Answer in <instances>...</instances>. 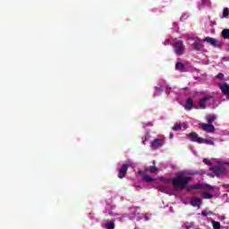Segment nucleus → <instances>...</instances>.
I'll return each mask as SVG.
<instances>
[{"label": "nucleus", "instance_id": "f257e3e1", "mask_svg": "<svg viewBox=\"0 0 229 229\" xmlns=\"http://www.w3.org/2000/svg\"><path fill=\"white\" fill-rule=\"evenodd\" d=\"M160 180L164 184L158 185L157 187V191H159V192H164L165 194H173V190L169 187L171 183L175 189H177V191H182L183 189H187L189 183L192 181V177L181 173L176 174L173 180L165 179L164 177H161Z\"/></svg>", "mask_w": 229, "mask_h": 229}, {"label": "nucleus", "instance_id": "f03ea898", "mask_svg": "<svg viewBox=\"0 0 229 229\" xmlns=\"http://www.w3.org/2000/svg\"><path fill=\"white\" fill-rule=\"evenodd\" d=\"M114 210H115V206L107 204L104 212L109 216H117L116 219L117 221H120V223H123V221H126V219H129L130 221H140V211L137 207L130 208L129 212L123 215H119L114 212Z\"/></svg>", "mask_w": 229, "mask_h": 229}, {"label": "nucleus", "instance_id": "7ed1b4c3", "mask_svg": "<svg viewBox=\"0 0 229 229\" xmlns=\"http://www.w3.org/2000/svg\"><path fill=\"white\" fill-rule=\"evenodd\" d=\"M164 90H165V93L170 98H174V99H178L180 98V94H182V90L183 89L174 88L173 90H171V88H169V85H167L165 80H161L156 87L154 97L157 98V96H160L162 92H164Z\"/></svg>", "mask_w": 229, "mask_h": 229}, {"label": "nucleus", "instance_id": "20e7f679", "mask_svg": "<svg viewBox=\"0 0 229 229\" xmlns=\"http://www.w3.org/2000/svg\"><path fill=\"white\" fill-rule=\"evenodd\" d=\"M228 161L216 160L215 165L209 169L208 174L212 178H214V176L219 177L226 174V168L223 165H228Z\"/></svg>", "mask_w": 229, "mask_h": 229}, {"label": "nucleus", "instance_id": "39448f33", "mask_svg": "<svg viewBox=\"0 0 229 229\" xmlns=\"http://www.w3.org/2000/svg\"><path fill=\"white\" fill-rule=\"evenodd\" d=\"M207 106H209L213 109L217 108L219 106V101L215 100V98L211 96L200 98L199 101L198 108H200V110H205Z\"/></svg>", "mask_w": 229, "mask_h": 229}, {"label": "nucleus", "instance_id": "423d86ee", "mask_svg": "<svg viewBox=\"0 0 229 229\" xmlns=\"http://www.w3.org/2000/svg\"><path fill=\"white\" fill-rule=\"evenodd\" d=\"M157 171H158V169L155 166H148L146 167L144 171L140 170L138 172V174L140 176H141L143 182H155V178L149 176L148 174L149 173H157Z\"/></svg>", "mask_w": 229, "mask_h": 229}, {"label": "nucleus", "instance_id": "0eeeda50", "mask_svg": "<svg viewBox=\"0 0 229 229\" xmlns=\"http://www.w3.org/2000/svg\"><path fill=\"white\" fill-rule=\"evenodd\" d=\"M172 46H173L174 51L175 55H177V56H182V55H183V53H185V45H183V41H182L180 39H175Z\"/></svg>", "mask_w": 229, "mask_h": 229}, {"label": "nucleus", "instance_id": "6e6552de", "mask_svg": "<svg viewBox=\"0 0 229 229\" xmlns=\"http://www.w3.org/2000/svg\"><path fill=\"white\" fill-rule=\"evenodd\" d=\"M128 167L133 168V162L128 161L127 163L123 164L121 168L119 169L118 178H124L126 176V173L128 171Z\"/></svg>", "mask_w": 229, "mask_h": 229}, {"label": "nucleus", "instance_id": "1a4fd4ad", "mask_svg": "<svg viewBox=\"0 0 229 229\" xmlns=\"http://www.w3.org/2000/svg\"><path fill=\"white\" fill-rule=\"evenodd\" d=\"M190 189L193 191H199L201 189H204V191H212L214 186H210L209 184H193L190 186Z\"/></svg>", "mask_w": 229, "mask_h": 229}, {"label": "nucleus", "instance_id": "9d476101", "mask_svg": "<svg viewBox=\"0 0 229 229\" xmlns=\"http://www.w3.org/2000/svg\"><path fill=\"white\" fill-rule=\"evenodd\" d=\"M183 108L185 110L191 111L192 109L198 110V106L194 105V100L191 98L185 100V104L183 105Z\"/></svg>", "mask_w": 229, "mask_h": 229}, {"label": "nucleus", "instance_id": "9b49d317", "mask_svg": "<svg viewBox=\"0 0 229 229\" xmlns=\"http://www.w3.org/2000/svg\"><path fill=\"white\" fill-rule=\"evenodd\" d=\"M187 128H189V124H187V123L180 122V123H176L174 126L172 128V130H174V131H185Z\"/></svg>", "mask_w": 229, "mask_h": 229}, {"label": "nucleus", "instance_id": "f8f14e48", "mask_svg": "<svg viewBox=\"0 0 229 229\" xmlns=\"http://www.w3.org/2000/svg\"><path fill=\"white\" fill-rule=\"evenodd\" d=\"M201 130L206 131V133H214L216 131V127L212 123H200L199 124Z\"/></svg>", "mask_w": 229, "mask_h": 229}, {"label": "nucleus", "instance_id": "ddd939ff", "mask_svg": "<svg viewBox=\"0 0 229 229\" xmlns=\"http://www.w3.org/2000/svg\"><path fill=\"white\" fill-rule=\"evenodd\" d=\"M114 219L113 220H105L102 224L103 228L105 229H114L115 228V223L114 221H117V216H114Z\"/></svg>", "mask_w": 229, "mask_h": 229}, {"label": "nucleus", "instance_id": "4468645a", "mask_svg": "<svg viewBox=\"0 0 229 229\" xmlns=\"http://www.w3.org/2000/svg\"><path fill=\"white\" fill-rule=\"evenodd\" d=\"M218 89H220L222 94H224V96H227L228 92H229V84L225 81H220L218 83Z\"/></svg>", "mask_w": 229, "mask_h": 229}, {"label": "nucleus", "instance_id": "2eb2a0df", "mask_svg": "<svg viewBox=\"0 0 229 229\" xmlns=\"http://www.w3.org/2000/svg\"><path fill=\"white\" fill-rule=\"evenodd\" d=\"M164 144H165V142L164 141V140L161 139H156L151 142L150 148L152 149H158L160 148H162V146H164Z\"/></svg>", "mask_w": 229, "mask_h": 229}, {"label": "nucleus", "instance_id": "dca6fc26", "mask_svg": "<svg viewBox=\"0 0 229 229\" xmlns=\"http://www.w3.org/2000/svg\"><path fill=\"white\" fill-rule=\"evenodd\" d=\"M191 46L195 51H201L203 48V39L196 38Z\"/></svg>", "mask_w": 229, "mask_h": 229}, {"label": "nucleus", "instance_id": "f3484780", "mask_svg": "<svg viewBox=\"0 0 229 229\" xmlns=\"http://www.w3.org/2000/svg\"><path fill=\"white\" fill-rule=\"evenodd\" d=\"M186 138L189 139L190 140H191V142H197L198 144H199L200 140L202 138H199V136H198V133L196 132H191L190 134L186 135Z\"/></svg>", "mask_w": 229, "mask_h": 229}, {"label": "nucleus", "instance_id": "a211bd4d", "mask_svg": "<svg viewBox=\"0 0 229 229\" xmlns=\"http://www.w3.org/2000/svg\"><path fill=\"white\" fill-rule=\"evenodd\" d=\"M190 203L191 207H197V208H199V207H201V199L198 197L191 198Z\"/></svg>", "mask_w": 229, "mask_h": 229}, {"label": "nucleus", "instance_id": "6ab92c4d", "mask_svg": "<svg viewBox=\"0 0 229 229\" xmlns=\"http://www.w3.org/2000/svg\"><path fill=\"white\" fill-rule=\"evenodd\" d=\"M202 40L203 42H208V44H211V46H214L215 47H217V46H219V42L214 38L207 37Z\"/></svg>", "mask_w": 229, "mask_h": 229}, {"label": "nucleus", "instance_id": "aec40b11", "mask_svg": "<svg viewBox=\"0 0 229 229\" xmlns=\"http://www.w3.org/2000/svg\"><path fill=\"white\" fill-rule=\"evenodd\" d=\"M199 144H208V146H214V138L201 139Z\"/></svg>", "mask_w": 229, "mask_h": 229}, {"label": "nucleus", "instance_id": "412c9836", "mask_svg": "<svg viewBox=\"0 0 229 229\" xmlns=\"http://www.w3.org/2000/svg\"><path fill=\"white\" fill-rule=\"evenodd\" d=\"M205 119L208 122V124H212V123H214V121H216L217 119V115H216V114H207Z\"/></svg>", "mask_w": 229, "mask_h": 229}, {"label": "nucleus", "instance_id": "4be33fe9", "mask_svg": "<svg viewBox=\"0 0 229 229\" xmlns=\"http://www.w3.org/2000/svg\"><path fill=\"white\" fill-rule=\"evenodd\" d=\"M204 164H206V165H214L216 162L217 159H208V158H204L203 159Z\"/></svg>", "mask_w": 229, "mask_h": 229}, {"label": "nucleus", "instance_id": "5701e85b", "mask_svg": "<svg viewBox=\"0 0 229 229\" xmlns=\"http://www.w3.org/2000/svg\"><path fill=\"white\" fill-rule=\"evenodd\" d=\"M212 226L214 229H221V223L214 220V219H210Z\"/></svg>", "mask_w": 229, "mask_h": 229}, {"label": "nucleus", "instance_id": "b1692460", "mask_svg": "<svg viewBox=\"0 0 229 229\" xmlns=\"http://www.w3.org/2000/svg\"><path fill=\"white\" fill-rule=\"evenodd\" d=\"M175 69L177 71H181V72H183V71H185V65L182 63H177L175 65Z\"/></svg>", "mask_w": 229, "mask_h": 229}, {"label": "nucleus", "instance_id": "393cba45", "mask_svg": "<svg viewBox=\"0 0 229 229\" xmlns=\"http://www.w3.org/2000/svg\"><path fill=\"white\" fill-rule=\"evenodd\" d=\"M201 198H203L204 199H212L214 196L208 192H203L201 193Z\"/></svg>", "mask_w": 229, "mask_h": 229}, {"label": "nucleus", "instance_id": "a878e982", "mask_svg": "<svg viewBox=\"0 0 229 229\" xmlns=\"http://www.w3.org/2000/svg\"><path fill=\"white\" fill-rule=\"evenodd\" d=\"M222 37L224 38L229 39V29H225L222 30Z\"/></svg>", "mask_w": 229, "mask_h": 229}, {"label": "nucleus", "instance_id": "bb28decb", "mask_svg": "<svg viewBox=\"0 0 229 229\" xmlns=\"http://www.w3.org/2000/svg\"><path fill=\"white\" fill-rule=\"evenodd\" d=\"M140 219H145V221H149L151 219V215H144L140 213Z\"/></svg>", "mask_w": 229, "mask_h": 229}, {"label": "nucleus", "instance_id": "cd10ccee", "mask_svg": "<svg viewBox=\"0 0 229 229\" xmlns=\"http://www.w3.org/2000/svg\"><path fill=\"white\" fill-rule=\"evenodd\" d=\"M192 226H194V223H189V222H187V223H185V224L183 225V228H185V229H191V228H192Z\"/></svg>", "mask_w": 229, "mask_h": 229}, {"label": "nucleus", "instance_id": "c85d7f7f", "mask_svg": "<svg viewBox=\"0 0 229 229\" xmlns=\"http://www.w3.org/2000/svg\"><path fill=\"white\" fill-rule=\"evenodd\" d=\"M189 19V13H184L182 14L180 21H187Z\"/></svg>", "mask_w": 229, "mask_h": 229}, {"label": "nucleus", "instance_id": "c756f323", "mask_svg": "<svg viewBox=\"0 0 229 229\" xmlns=\"http://www.w3.org/2000/svg\"><path fill=\"white\" fill-rule=\"evenodd\" d=\"M203 6H210V0H201Z\"/></svg>", "mask_w": 229, "mask_h": 229}, {"label": "nucleus", "instance_id": "7c9ffc66", "mask_svg": "<svg viewBox=\"0 0 229 229\" xmlns=\"http://www.w3.org/2000/svg\"><path fill=\"white\" fill-rule=\"evenodd\" d=\"M212 212L210 211H202L201 212V216H203L204 217H207V216H211Z\"/></svg>", "mask_w": 229, "mask_h": 229}, {"label": "nucleus", "instance_id": "2f4dec72", "mask_svg": "<svg viewBox=\"0 0 229 229\" xmlns=\"http://www.w3.org/2000/svg\"><path fill=\"white\" fill-rule=\"evenodd\" d=\"M223 15H224L225 18L228 17V15H229L228 8L224 9Z\"/></svg>", "mask_w": 229, "mask_h": 229}, {"label": "nucleus", "instance_id": "473e14b6", "mask_svg": "<svg viewBox=\"0 0 229 229\" xmlns=\"http://www.w3.org/2000/svg\"><path fill=\"white\" fill-rule=\"evenodd\" d=\"M216 78H217L218 80H223V79L225 78V74H223V73H218V74L216 75Z\"/></svg>", "mask_w": 229, "mask_h": 229}, {"label": "nucleus", "instance_id": "72a5a7b5", "mask_svg": "<svg viewBox=\"0 0 229 229\" xmlns=\"http://www.w3.org/2000/svg\"><path fill=\"white\" fill-rule=\"evenodd\" d=\"M148 139H149V133L145 135V140L142 141V144H146V140H148Z\"/></svg>", "mask_w": 229, "mask_h": 229}, {"label": "nucleus", "instance_id": "f704fd0d", "mask_svg": "<svg viewBox=\"0 0 229 229\" xmlns=\"http://www.w3.org/2000/svg\"><path fill=\"white\" fill-rule=\"evenodd\" d=\"M163 44L164 46H169V44H171V41L169 39H166Z\"/></svg>", "mask_w": 229, "mask_h": 229}, {"label": "nucleus", "instance_id": "c9c22d12", "mask_svg": "<svg viewBox=\"0 0 229 229\" xmlns=\"http://www.w3.org/2000/svg\"><path fill=\"white\" fill-rule=\"evenodd\" d=\"M222 60L224 62H229V56H224V57H222Z\"/></svg>", "mask_w": 229, "mask_h": 229}, {"label": "nucleus", "instance_id": "e433bc0d", "mask_svg": "<svg viewBox=\"0 0 229 229\" xmlns=\"http://www.w3.org/2000/svg\"><path fill=\"white\" fill-rule=\"evenodd\" d=\"M218 218L220 219V221H225V219H226V216H220Z\"/></svg>", "mask_w": 229, "mask_h": 229}, {"label": "nucleus", "instance_id": "4c0bfd02", "mask_svg": "<svg viewBox=\"0 0 229 229\" xmlns=\"http://www.w3.org/2000/svg\"><path fill=\"white\" fill-rule=\"evenodd\" d=\"M170 139H173V137H174V134H173V133H170Z\"/></svg>", "mask_w": 229, "mask_h": 229}, {"label": "nucleus", "instance_id": "58836bf2", "mask_svg": "<svg viewBox=\"0 0 229 229\" xmlns=\"http://www.w3.org/2000/svg\"><path fill=\"white\" fill-rule=\"evenodd\" d=\"M173 26H174V28H176L177 23H176V22H174V23H173Z\"/></svg>", "mask_w": 229, "mask_h": 229}, {"label": "nucleus", "instance_id": "ea45409f", "mask_svg": "<svg viewBox=\"0 0 229 229\" xmlns=\"http://www.w3.org/2000/svg\"><path fill=\"white\" fill-rule=\"evenodd\" d=\"M90 219L94 218V215H89Z\"/></svg>", "mask_w": 229, "mask_h": 229}, {"label": "nucleus", "instance_id": "a19ab883", "mask_svg": "<svg viewBox=\"0 0 229 229\" xmlns=\"http://www.w3.org/2000/svg\"><path fill=\"white\" fill-rule=\"evenodd\" d=\"M170 212H174V210H173V208H170Z\"/></svg>", "mask_w": 229, "mask_h": 229}, {"label": "nucleus", "instance_id": "79ce46f5", "mask_svg": "<svg viewBox=\"0 0 229 229\" xmlns=\"http://www.w3.org/2000/svg\"><path fill=\"white\" fill-rule=\"evenodd\" d=\"M226 51H228V52H229V46L227 47Z\"/></svg>", "mask_w": 229, "mask_h": 229}, {"label": "nucleus", "instance_id": "37998d69", "mask_svg": "<svg viewBox=\"0 0 229 229\" xmlns=\"http://www.w3.org/2000/svg\"><path fill=\"white\" fill-rule=\"evenodd\" d=\"M148 126H153V124H151V123H148Z\"/></svg>", "mask_w": 229, "mask_h": 229}]
</instances>
